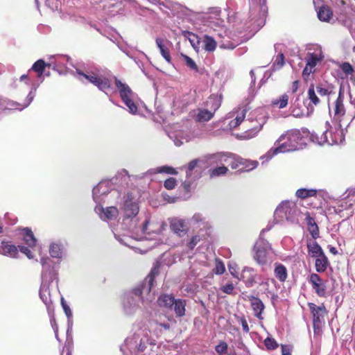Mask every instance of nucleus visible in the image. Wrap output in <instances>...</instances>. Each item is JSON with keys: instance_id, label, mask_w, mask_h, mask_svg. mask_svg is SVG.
<instances>
[{"instance_id": "1", "label": "nucleus", "mask_w": 355, "mask_h": 355, "mask_svg": "<svg viewBox=\"0 0 355 355\" xmlns=\"http://www.w3.org/2000/svg\"><path fill=\"white\" fill-rule=\"evenodd\" d=\"M304 139L303 135L298 129H290L282 133L275 144L276 147L271 148L266 153L269 158L280 153H285L298 150Z\"/></svg>"}, {"instance_id": "2", "label": "nucleus", "mask_w": 355, "mask_h": 355, "mask_svg": "<svg viewBox=\"0 0 355 355\" xmlns=\"http://www.w3.org/2000/svg\"><path fill=\"white\" fill-rule=\"evenodd\" d=\"M76 73L79 76H83L89 83L96 86L99 89L104 91L110 87V80L103 76H98L95 73H85L80 69H76Z\"/></svg>"}, {"instance_id": "3", "label": "nucleus", "mask_w": 355, "mask_h": 355, "mask_svg": "<svg viewBox=\"0 0 355 355\" xmlns=\"http://www.w3.org/2000/svg\"><path fill=\"white\" fill-rule=\"evenodd\" d=\"M40 263L42 266V279L49 282L56 279L58 272L54 262L49 257H42Z\"/></svg>"}, {"instance_id": "4", "label": "nucleus", "mask_w": 355, "mask_h": 355, "mask_svg": "<svg viewBox=\"0 0 355 355\" xmlns=\"http://www.w3.org/2000/svg\"><path fill=\"white\" fill-rule=\"evenodd\" d=\"M308 306L313 316V324L314 331L319 330L322 323L321 318H322L327 313V309L322 304V306H316L314 303H308Z\"/></svg>"}, {"instance_id": "5", "label": "nucleus", "mask_w": 355, "mask_h": 355, "mask_svg": "<svg viewBox=\"0 0 355 355\" xmlns=\"http://www.w3.org/2000/svg\"><path fill=\"white\" fill-rule=\"evenodd\" d=\"M309 282L319 297H324L327 293V286L322 279L316 273H312L309 278Z\"/></svg>"}, {"instance_id": "6", "label": "nucleus", "mask_w": 355, "mask_h": 355, "mask_svg": "<svg viewBox=\"0 0 355 355\" xmlns=\"http://www.w3.org/2000/svg\"><path fill=\"white\" fill-rule=\"evenodd\" d=\"M324 137L326 142L331 145L341 144L345 140L343 129L340 128H336L334 132L327 130Z\"/></svg>"}, {"instance_id": "7", "label": "nucleus", "mask_w": 355, "mask_h": 355, "mask_svg": "<svg viewBox=\"0 0 355 355\" xmlns=\"http://www.w3.org/2000/svg\"><path fill=\"white\" fill-rule=\"evenodd\" d=\"M170 228L179 236H182L187 233L188 227L185 221L182 219L173 218L170 222Z\"/></svg>"}, {"instance_id": "8", "label": "nucleus", "mask_w": 355, "mask_h": 355, "mask_svg": "<svg viewBox=\"0 0 355 355\" xmlns=\"http://www.w3.org/2000/svg\"><path fill=\"white\" fill-rule=\"evenodd\" d=\"M305 221L306 223L307 230L311 235L313 239L315 240L320 237V230L313 217L311 216L309 212L305 213Z\"/></svg>"}, {"instance_id": "9", "label": "nucleus", "mask_w": 355, "mask_h": 355, "mask_svg": "<svg viewBox=\"0 0 355 355\" xmlns=\"http://www.w3.org/2000/svg\"><path fill=\"white\" fill-rule=\"evenodd\" d=\"M0 254L15 258L18 254V248L10 241H2L0 243Z\"/></svg>"}, {"instance_id": "10", "label": "nucleus", "mask_w": 355, "mask_h": 355, "mask_svg": "<svg viewBox=\"0 0 355 355\" xmlns=\"http://www.w3.org/2000/svg\"><path fill=\"white\" fill-rule=\"evenodd\" d=\"M124 211L126 217L135 216L139 213L138 205L133 201L132 198L128 195L124 202Z\"/></svg>"}, {"instance_id": "11", "label": "nucleus", "mask_w": 355, "mask_h": 355, "mask_svg": "<svg viewBox=\"0 0 355 355\" xmlns=\"http://www.w3.org/2000/svg\"><path fill=\"white\" fill-rule=\"evenodd\" d=\"M254 259L259 265H266L268 262V252L264 247L256 245L254 247Z\"/></svg>"}, {"instance_id": "12", "label": "nucleus", "mask_w": 355, "mask_h": 355, "mask_svg": "<svg viewBox=\"0 0 355 355\" xmlns=\"http://www.w3.org/2000/svg\"><path fill=\"white\" fill-rule=\"evenodd\" d=\"M248 299L250 301V305L254 311V315L257 318L261 320L263 318L261 315L265 308L263 303L259 297L253 295L248 296Z\"/></svg>"}, {"instance_id": "13", "label": "nucleus", "mask_w": 355, "mask_h": 355, "mask_svg": "<svg viewBox=\"0 0 355 355\" xmlns=\"http://www.w3.org/2000/svg\"><path fill=\"white\" fill-rule=\"evenodd\" d=\"M257 273L252 268H245L241 274V278L247 287H252L256 284Z\"/></svg>"}, {"instance_id": "14", "label": "nucleus", "mask_w": 355, "mask_h": 355, "mask_svg": "<svg viewBox=\"0 0 355 355\" xmlns=\"http://www.w3.org/2000/svg\"><path fill=\"white\" fill-rule=\"evenodd\" d=\"M344 101V94L340 89L338 96L335 102L334 107V118L340 119L345 114V109L343 104Z\"/></svg>"}, {"instance_id": "15", "label": "nucleus", "mask_w": 355, "mask_h": 355, "mask_svg": "<svg viewBox=\"0 0 355 355\" xmlns=\"http://www.w3.org/2000/svg\"><path fill=\"white\" fill-rule=\"evenodd\" d=\"M115 85L119 90L120 96L122 101L132 98L133 92L128 85L123 83L120 80L118 79L115 80Z\"/></svg>"}, {"instance_id": "16", "label": "nucleus", "mask_w": 355, "mask_h": 355, "mask_svg": "<svg viewBox=\"0 0 355 355\" xmlns=\"http://www.w3.org/2000/svg\"><path fill=\"white\" fill-rule=\"evenodd\" d=\"M308 252L312 257H316L324 253L320 245L314 239H308L306 242Z\"/></svg>"}, {"instance_id": "17", "label": "nucleus", "mask_w": 355, "mask_h": 355, "mask_svg": "<svg viewBox=\"0 0 355 355\" xmlns=\"http://www.w3.org/2000/svg\"><path fill=\"white\" fill-rule=\"evenodd\" d=\"M315 270L318 272H324L329 266V261L324 253H322L318 257H315Z\"/></svg>"}, {"instance_id": "18", "label": "nucleus", "mask_w": 355, "mask_h": 355, "mask_svg": "<svg viewBox=\"0 0 355 355\" xmlns=\"http://www.w3.org/2000/svg\"><path fill=\"white\" fill-rule=\"evenodd\" d=\"M165 42L166 40L161 37H158L155 40L156 44L163 58L168 63H171V56L168 47L165 45Z\"/></svg>"}, {"instance_id": "19", "label": "nucleus", "mask_w": 355, "mask_h": 355, "mask_svg": "<svg viewBox=\"0 0 355 355\" xmlns=\"http://www.w3.org/2000/svg\"><path fill=\"white\" fill-rule=\"evenodd\" d=\"M175 299L172 295L162 294L157 299V304L160 307L172 309Z\"/></svg>"}, {"instance_id": "20", "label": "nucleus", "mask_w": 355, "mask_h": 355, "mask_svg": "<svg viewBox=\"0 0 355 355\" xmlns=\"http://www.w3.org/2000/svg\"><path fill=\"white\" fill-rule=\"evenodd\" d=\"M274 273L276 278L281 282H284L288 277V271L286 268L279 263H275Z\"/></svg>"}, {"instance_id": "21", "label": "nucleus", "mask_w": 355, "mask_h": 355, "mask_svg": "<svg viewBox=\"0 0 355 355\" xmlns=\"http://www.w3.org/2000/svg\"><path fill=\"white\" fill-rule=\"evenodd\" d=\"M23 241L30 248H33L36 245L37 240L33 234V232L28 227H25L22 230Z\"/></svg>"}, {"instance_id": "22", "label": "nucleus", "mask_w": 355, "mask_h": 355, "mask_svg": "<svg viewBox=\"0 0 355 355\" xmlns=\"http://www.w3.org/2000/svg\"><path fill=\"white\" fill-rule=\"evenodd\" d=\"M317 193L318 190L315 189L300 188L296 191L295 196L297 198L304 200L312 197L316 198Z\"/></svg>"}, {"instance_id": "23", "label": "nucleus", "mask_w": 355, "mask_h": 355, "mask_svg": "<svg viewBox=\"0 0 355 355\" xmlns=\"http://www.w3.org/2000/svg\"><path fill=\"white\" fill-rule=\"evenodd\" d=\"M239 164L241 165L239 168V172H248L250 171L259 165V162L257 161L249 160L243 158H240Z\"/></svg>"}, {"instance_id": "24", "label": "nucleus", "mask_w": 355, "mask_h": 355, "mask_svg": "<svg viewBox=\"0 0 355 355\" xmlns=\"http://www.w3.org/2000/svg\"><path fill=\"white\" fill-rule=\"evenodd\" d=\"M315 91L320 97L327 96L329 98L333 93L331 87L322 83L315 85Z\"/></svg>"}, {"instance_id": "25", "label": "nucleus", "mask_w": 355, "mask_h": 355, "mask_svg": "<svg viewBox=\"0 0 355 355\" xmlns=\"http://www.w3.org/2000/svg\"><path fill=\"white\" fill-rule=\"evenodd\" d=\"M214 113L210 110L200 109L195 117V121L198 123L209 121L214 117Z\"/></svg>"}, {"instance_id": "26", "label": "nucleus", "mask_w": 355, "mask_h": 355, "mask_svg": "<svg viewBox=\"0 0 355 355\" xmlns=\"http://www.w3.org/2000/svg\"><path fill=\"white\" fill-rule=\"evenodd\" d=\"M48 65L49 64H47L44 60L40 59L33 64L31 69L28 70V72L30 73L33 71L37 73V76L38 78H42L45 70V67Z\"/></svg>"}, {"instance_id": "27", "label": "nucleus", "mask_w": 355, "mask_h": 355, "mask_svg": "<svg viewBox=\"0 0 355 355\" xmlns=\"http://www.w3.org/2000/svg\"><path fill=\"white\" fill-rule=\"evenodd\" d=\"M324 56L321 51L318 53H308V58L306 59V65L309 66L311 68H313L317 65V64L322 60Z\"/></svg>"}, {"instance_id": "28", "label": "nucleus", "mask_w": 355, "mask_h": 355, "mask_svg": "<svg viewBox=\"0 0 355 355\" xmlns=\"http://www.w3.org/2000/svg\"><path fill=\"white\" fill-rule=\"evenodd\" d=\"M222 102V98L220 96L218 95H211L208 101H207V105L210 107L211 110L215 113V112L220 107Z\"/></svg>"}, {"instance_id": "29", "label": "nucleus", "mask_w": 355, "mask_h": 355, "mask_svg": "<svg viewBox=\"0 0 355 355\" xmlns=\"http://www.w3.org/2000/svg\"><path fill=\"white\" fill-rule=\"evenodd\" d=\"M159 268H160V263L158 261H157L154 264L153 267L151 268L150 273L147 276L146 279L148 281L149 291L151 290L152 287L154 285L155 277L159 273Z\"/></svg>"}, {"instance_id": "30", "label": "nucleus", "mask_w": 355, "mask_h": 355, "mask_svg": "<svg viewBox=\"0 0 355 355\" xmlns=\"http://www.w3.org/2000/svg\"><path fill=\"white\" fill-rule=\"evenodd\" d=\"M288 95L284 94L279 98L273 99L271 101L270 105L272 107H277L279 109H283L286 107L288 104Z\"/></svg>"}, {"instance_id": "31", "label": "nucleus", "mask_w": 355, "mask_h": 355, "mask_svg": "<svg viewBox=\"0 0 355 355\" xmlns=\"http://www.w3.org/2000/svg\"><path fill=\"white\" fill-rule=\"evenodd\" d=\"M185 300L181 299L175 300L173 307L177 317H182L185 315Z\"/></svg>"}, {"instance_id": "32", "label": "nucleus", "mask_w": 355, "mask_h": 355, "mask_svg": "<svg viewBox=\"0 0 355 355\" xmlns=\"http://www.w3.org/2000/svg\"><path fill=\"white\" fill-rule=\"evenodd\" d=\"M307 94L308 98L313 105L317 106L320 103V100L319 97L316 95V92L315 91L314 84L312 83L310 85Z\"/></svg>"}, {"instance_id": "33", "label": "nucleus", "mask_w": 355, "mask_h": 355, "mask_svg": "<svg viewBox=\"0 0 355 355\" xmlns=\"http://www.w3.org/2000/svg\"><path fill=\"white\" fill-rule=\"evenodd\" d=\"M332 12L328 6H322L318 12L320 20L327 21L332 17Z\"/></svg>"}, {"instance_id": "34", "label": "nucleus", "mask_w": 355, "mask_h": 355, "mask_svg": "<svg viewBox=\"0 0 355 355\" xmlns=\"http://www.w3.org/2000/svg\"><path fill=\"white\" fill-rule=\"evenodd\" d=\"M204 49L209 52L214 51L216 48V42L213 37L205 35L204 36Z\"/></svg>"}, {"instance_id": "35", "label": "nucleus", "mask_w": 355, "mask_h": 355, "mask_svg": "<svg viewBox=\"0 0 355 355\" xmlns=\"http://www.w3.org/2000/svg\"><path fill=\"white\" fill-rule=\"evenodd\" d=\"M103 212L104 213L105 217L107 219H113L118 216L119 211L116 207H108L105 209H102Z\"/></svg>"}, {"instance_id": "36", "label": "nucleus", "mask_w": 355, "mask_h": 355, "mask_svg": "<svg viewBox=\"0 0 355 355\" xmlns=\"http://www.w3.org/2000/svg\"><path fill=\"white\" fill-rule=\"evenodd\" d=\"M340 68L346 76L352 75L355 71L353 66L348 62H343L340 65Z\"/></svg>"}, {"instance_id": "37", "label": "nucleus", "mask_w": 355, "mask_h": 355, "mask_svg": "<svg viewBox=\"0 0 355 355\" xmlns=\"http://www.w3.org/2000/svg\"><path fill=\"white\" fill-rule=\"evenodd\" d=\"M284 64V55L283 53H279L272 64V68L274 70L281 69Z\"/></svg>"}, {"instance_id": "38", "label": "nucleus", "mask_w": 355, "mask_h": 355, "mask_svg": "<svg viewBox=\"0 0 355 355\" xmlns=\"http://www.w3.org/2000/svg\"><path fill=\"white\" fill-rule=\"evenodd\" d=\"M49 254L52 257H60L62 254L60 246L56 243L51 244L49 248Z\"/></svg>"}, {"instance_id": "39", "label": "nucleus", "mask_w": 355, "mask_h": 355, "mask_svg": "<svg viewBox=\"0 0 355 355\" xmlns=\"http://www.w3.org/2000/svg\"><path fill=\"white\" fill-rule=\"evenodd\" d=\"M264 345L266 349L268 350H274L279 347V345L277 343V341L273 338L271 337H267L264 340Z\"/></svg>"}, {"instance_id": "40", "label": "nucleus", "mask_w": 355, "mask_h": 355, "mask_svg": "<svg viewBox=\"0 0 355 355\" xmlns=\"http://www.w3.org/2000/svg\"><path fill=\"white\" fill-rule=\"evenodd\" d=\"M182 57L188 67H189L191 70H193L196 72H199V68L192 58H191L189 56L187 55H182Z\"/></svg>"}, {"instance_id": "41", "label": "nucleus", "mask_w": 355, "mask_h": 355, "mask_svg": "<svg viewBox=\"0 0 355 355\" xmlns=\"http://www.w3.org/2000/svg\"><path fill=\"white\" fill-rule=\"evenodd\" d=\"M200 236L199 235H194L191 237L189 241L187 243V247L193 250L197 244L200 241Z\"/></svg>"}, {"instance_id": "42", "label": "nucleus", "mask_w": 355, "mask_h": 355, "mask_svg": "<svg viewBox=\"0 0 355 355\" xmlns=\"http://www.w3.org/2000/svg\"><path fill=\"white\" fill-rule=\"evenodd\" d=\"M227 171L228 168L226 166H218L211 171L210 175L211 177L219 176L225 174Z\"/></svg>"}, {"instance_id": "43", "label": "nucleus", "mask_w": 355, "mask_h": 355, "mask_svg": "<svg viewBox=\"0 0 355 355\" xmlns=\"http://www.w3.org/2000/svg\"><path fill=\"white\" fill-rule=\"evenodd\" d=\"M124 104L128 107L129 111L132 114H136L137 112V106L131 98L125 99L123 101Z\"/></svg>"}, {"instance_id": "44", "label": "nucleus", "mask_w": 355, "mask_h": 355, "mask_svg": "<svg viewBox=\"0 0 355 355\" xmlns=\"http://www.w3.org/2000/svg\"><path fill=\"white\" fill-rule=\"evenodd\" d=\"M214 270L217 275H222L225 272V267L222 261L219 259L216 260V266Z\"/></svg>"}, {"instance_id": "45", "label": "nucleus", "mask_w": 355, "mask_h": 355, "mask_svg": "<svg viewBox=\"0 0 355 355\" xmlns=\"http://www.w3.org/2000/svg\"><path fill=\"white\" fill-rule=\"evenodd\" d=\"M177 185V181L174 178H169L164 181V186L168 190L173 189Z\"/></svg>"}, {"instance_id": "46", "label": "nucleus", "mask_w": 355, "mask_h": 355, "mask_svg": "<svg viewBox=\"0 0 355 355\" xmlns=\"http://www.w3.org/2000/svg\"><path fill=\"white\" fill-rule=\"evenodd\" d=\"M234 316L237 319V320L241 324L243 331L245 333H248L250 331V328L248 327L245 318L243 315L239 316L235 315Z\"/></svg>"}, {"instance_id": "47", "label": "nucleus", "mask_w": 355, "mask_h": 355, "mask_svg": "<svg viewBox=\"0 0 355 355\" xmlns=\"http://www.w3.org/2000/svg\"><path fill=\"white\" fill-rule=\"evenodd\" d=\"M228 345L225 341H220L218 345L216 346L215 349L217 353L221 354L226 353L227 351Z\"/></svg>"}, {"instance_id": "48", "label": "nucleus", "mask_w": 355, "mask_h": 355, "mask_svg": "<svg viewBox=\"0 0 355 355\" xmlns=\"http://www.w3.org/2000/svg\"><path fill=\"white\" fill-rule=\"evenodd\" d=\"M234 285L232 283H228L220 287V290L225 294L232 295L234 290Z\"/></svg>"}, {"instance_id": "49", "label": "nucleus", "mask_w": 355, "mask_h": 355, "mask_svg": "<svg viewBox=\"0 0 355 355\" xmlns=\"http://www.w3.org/2000/svg\"><path fill=\"white\" fill-rule=\"evenodd\" d=\"M199 162L200 160L198 159H194L189 162L187 171V175H191V172L198 166Z\"/></svg>"}, {"instance_id": "50", "label": "nucleus", "mask_w": 355, "mask_h": 355, "mask_svg": "<svg viewBox=\"0 0 355 355\" xmlns=\"http://www.w3.org/2000/svg\"><path fill=\"white\" fill-rule=\"evenodd\" d=\"M261 128V126L260 125L259 127H257L255 128H252V129L246 131L245 132V135H246L245 137L248 139L254 137L259 132Z\"/></svg>"}, {"instance_id": "51", "label": "nucleus", "mask_w": 355, "mask_h": 355, "mask_svg": "<svg viewBox=\"0 0 355 355\" xmlns=\"http://www.w3.org/2000/svg\"><path fill=\"white\" fill-rule=\"evenodd\" d=\"M291 208L288 204H284L278 207L276 209L277 214H284L286 216L287 212H290Z\"/></svg>"}, {"instance_id": "52", "label": "nucleus", "mask_w": 355, "mask_h": 355, "mask_svg": "<svg viewBox=\"0 0 355 355\" xmlns=\"http://www.w3.org/2000/svg\"><path fill=\"white\" fill-rule=\"evenodd\" d=\"M244 117H245L244 115H242V116H236V119H234V120L231 121L230 125L232 127H233V128L237 127L238 125H239L242 123V121L244 119Z\"/></svg>"}, {"instance_id": "53", "label": "nucleus", "mask_w": 355, "mask_h": 355, "mask_svg": "<svg viewBox=\"0 0 355 355\" xmlns=\"http://www.w3.org/2000/svg\"><path fill=\"white\" fill-rule=\"evenodd\" d=\"M18 247L19 248L20 251L24 254H26L28 259L33 258V254L32 252L28 249V248L20 245H19Z\"/></svg>"}, {"instance_id": "54", "label": "nucleus", "mask_w": 355, "mask_h": 355, "mask_svg": "<svg viewBox=\"0 0 355 355\" xmlns=\"http://www.w3.org/2000/svg\"><path fill=\"white\" fill-rule=\"evenodd\" d=\"M282 355H292V347L290 345H282Z\"/></svg>"}, {"instance_id": "55", "label": "nucleus", "mask_w": 355, "mask_h": 355, "mask_svg": "<svg viewBox=\"0 0 355 355\" xmlns=\"http://www.w3.org/2000/svg\"><path fill=\"white\" fill-rule=\"evenodd\" d=\"M159 172H164L169 174H177L178 172L175 168L170 166H163L160 170Z\"/></svg>"}, {"instance_id": "56", "label": "nucleus", "mask_w": 355, "mask_h": 355, "mask_svg": "<svg viewBox=\"0 0 355 355\" xmlns=\"http://www.w3.org/2000/svg\"><path fill=\"white\" fill-rule=\"evenodd\" d=\"M240 158H241V157H238V158H236V159H234L232 162V163H231V164H230L231 168H232V169H237V171H239V168H240V166H241V165L239 164V162H240Z\"/></svg>"}, {"instance_id": "57", "label": "nucleus", "mask_w": 355, "mask_h": 355, "mask_svg": "<svg viewBox=\"0 0 355 355\" xmlns=\"http://www.w3.org/2000/svg\"><path fill=\"white\" fill-rule=\"evenodd\" d=\"M314 71L313 68H311L309 66L306 65L305 68L302 71V75L304 78L308 77L311 73Z\"/></svg>"}, {"instance_id": "58", "label": "nucleus", "mask_w": 355, "mask_h": 355, "mask_svg": "<svg viewBox=\"0 0 355 355\" xmlns=\"http://www.w3.org/2000/svg\"><path fill=\"white\" fill-rule=\"evenodd\" d=\"M62 307H63L65 314L67 315V317H70L71 315V309H70L69 306L64 302L63 300H62Z\"/></svg>"}, {"instance_id": "59", "label": "nucleus", "mask_w": 355, "mask_h": 355, "mask_svg": "<svg viewBox=\"0 0 355 355\" xmlns=\"http://www.w3.org/2000/svg\"><path fill=\"white\" fill-rule=\"evenodd\" d=\"M300 82L299 80H295L292 83V92L295 93L299 89Z\"/></svg>"}, {"instance_id": "60", "label": "nucleus", "mask_w": 355, "mask_h": 355, "mask_svg": "<svg viewBox=\"0 0 355 355\" xmlns=\"http://www.w3.org/2000/svg\"><path fill=\"white\" fill-rule=\"evenodd\" d=\"M291 114L295 117H301L304 115V114L302 112L296 110L295 109H293L291 110Z\"/></svg>"}, {"instance_id": "61", "label": "nucleus", "mask_w": 355, "mask_h": 355, "mask_svg": "<svg viewBox=\"0 0 355 355\" xmlns=\"http://www.w3.org/2000/svg\"><path fill=\"white\" fill-rule=\"evenodd\" d=\"M146 347L145 345V344L142 342V340H141L140 343L138 345V351L139 352H144L145 349H146Z\"/></svg>"}, {"instance_id": "62", "label": "nucleus", "mask_w": 355, "mask_h": 355, "mask_svg": "<svg viewBox=\"0 0 355 355\" xmlns=\"http://www.w3.org/2000/svg\"><path fill=\"white\" fill-rule=\"evenodd\" d=\"M157 324H159L160 327H162L165 329L168 330L170 329V324L168 323H159L157 322Z\"/></svg>"}, {"instance_id": "63", "label": "nucleus", "mask_w": 355, "mask_h": 355, "mask_svg": "<svg viewBox=\"0 0 355 355\" xmlns=\"http://www.w3.org/2000/svg\"><path fill=\"white\" fill-rule=\"evenodd\" d=\"M329 252H330L331 254H334V255H336V254H338V250H337V249H336L335 247H332V246H331V247H330V248H329Z\"/></svg>"}, {"instance_id": "64", "label": "nucleus", "mask_w": 355, "mask_h": 355, "mask_svg": "<svg viewBox=\"0 0 355 355\" xmlns=\"http://www.w3.org/2000/svg\"><path fill=\"white\" fill-rule=\"evenodd\" d=\"M28 103L26 105H28L33 100V92H31L28 95Z\"/></svg>"}]
</instances>
